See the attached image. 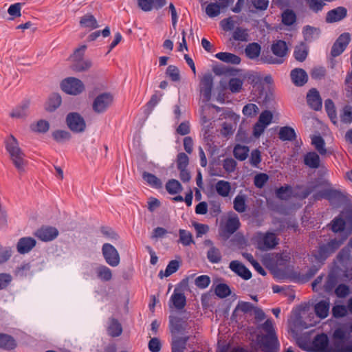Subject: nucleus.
<instances>
[{"instance_id": "obj_50", "label": "nucleus", "mask_w": 352, "mask_h": 352, "mask_svg": "<svg viewBox=\"0 0 352 352\" xmlns=\"http://www.w3.org/2000/svg\"><path fill=\"white\" fill-rule=\"evenodd\" d=\"M179 262L177 261H171L170 262H169V263L168 264L166 270L164 272L163 271H160V273H159V276L162 278L164 277H168L170 275H171L172 274L175 273V272L177 271L178 268H179Z\"/></svg>"}, {"instance_id": "obj_63", "label": "nucleus", "mask_w": 352, "mask_h": 352, "mask_svg": "<svg viewBox=\"0 0 352 352\" xmlns=\"http://www.w3.org/2000/svg\"><path fill=\"white\" fill-rule=\"evenodd\" d=\"M309 8L314 12H318L323 8L324 3L320 0H305Z\"/></svg>"}, {"instance_id": "obj_25", "label": "nucleus", "mask_w": 352, "mask_h": 352, "mask_svg": "<svg viewBox=\"0 0 352 352\" xmlns=\"http://www.w3.org/2000/svg\"><path fill=\"white\" fill-rule=\"evenodd\" d=\"M34 270L30 263H21L14 270V274L19 278H24L33 275Z\"/></svg>"}, {"instance_id": "obj_48", "label": "nucleus", "mask_w": 352, "mask_h": 352, "mask_svg": "<svg viewBox=\"0 0 352 352\" xmlns=\"http://www.w3.org/2000/svg\"><path fill=\"white\" fill-rule=\"evenodd\" d=\"M15 340L10 336L0 333V347L5 349H13L16 346Z\"/></svg>"}, {"instance_id": "obj_47", "label": "nucleus", "mask_w": 352, "mask_h": 352, "mask_svg": "<svg viewBox=\"0 0 352 352\" xmlns=\"http://www.w3.org/2000/svg\"><path fill=\"white\" fill-rule=\"evenodd\" d=\"M179 243L184 246H188L195 243L192 234L186 230L180 229L179 230Z\"/></svg>"}, {"instance_id": "obj_22", "label": "nucleus", "mask_w": 352, "mask_h": 352, "mask_svg": "<svg viewBox=\"0 0 352 352\" xmlns=\"http://www.w3.org/2000/svg\"><path fill=\"white\" fill-rule=\"evenodd\" d=\"M346 16V10L343 7H338L329 11L327 14L326 21L335 23L341 21Z\"/></svg>"}, {"instance_id": "obj_34", "label": "nucleus", "mask_w": 352, "mask_h": 352, "mask_svg": "<svg viewBox=\"0 0 352 352\" xmlns=\"http://www.w3.org/2000/svg\"><path fill=\"white\" fill-rule=\"evenodd\" d=\"M215 57L226 63L239 65L241 63L239 56L229 52H219L215 54Z\"/></svg>"}, {"instance_id": "obj_38", "label": "nucleus", "mask_w": 352, "mask_h": 352, "mask_svg": "<svg viewBox=\"0 0 352 352\" xmlns=\"http://www.w3.org/2000/svg\"><path fill=\"white\" fill-rule=\"evenodd\" d=\"M188 337L179 338L175 336L172 341V352H184Z\"/></svg>"}, {"instance_id": "obj_52", "label": "nucleus", "mask_w": 352, "mask_h": 352, "mask_svg": "<svg viewBox=\"0 0 352 352\" xmlns=\"http://www.w3.org/2000/svg\"><path fill=\"white\" fill-rule=\"evenodd\" d=\"M344 213L340 216L335 218L331 222V229L334 232H340L344 231L346 222L343 219Z\"/></svg>"}, {"instance_id": "obj_45", "label": "nucleus", "mask_w": 352, "mask_h": 352, "mask_svg": "<svg viewBox=\"0 0 352 352\" xmlns=\"http://www.w3.org/2000/svg\"><path fill=\"white\" fill-rule=\"evenodd\" d=\"M249 151V148L247 146L236 144L234 148L233 153L237 160L243 161L248 157Z\"/></svg>"}, {"instance_id": "obj_29", "label": "nucleus", "mask_w": 352, "mask_h": 352, "mask_svg": "<svg viewBox=\"0 0 352 352\" xmlns=\"http://www.w3.org/2000/svg\"><path fill=\"white\" fill-rule=\"evenodd\" d=\"M217 193L222 197H228L232 191L231 184L225 180H219L214 185Z\"/></svg>"}, {"instance_id": "obj_59", "label": "nucleus", "mask_w": 352, "mask_h": 352, "mask_svg": "<svg viewBox=\"0 0 352 352\" xmlns=\"http://www.w3.org/2000/svg\"><path fill=\"white\" fill-rule=\"evenodd\" d=\"M214 292L216 295L220 298H226L230 294V287L226 284H219Z\"/></svg>"}, {"instance_id": "obj_44", "label": "nucleus", "mask_w": 352, "mask_h": 352, "mask_svg": "<svg viewBox=\"0 0 352 352\" xmlns=\"http://www.w3.org/2000/svg\"><path fill=\"white\" fill-rule=\"evenodd\" d=\"M304 38L307 41H311L318 38L320 31L318 28L307 25L303 28Z\"/></svg>"}, {"instance_id": "obj_37", "label": "nucleus", "mask_w": 352, "mask_h": 352, "mask_svg": "<svg viewBox=\"0 0 352 352\" xmlns=\"http://www.w3.org/2000/svg\"><path fill=\"white\" fill-rule=\"evenodd\" d=\"M96 273L98 278L102 281H110L113 277L111 270L103 265H99L96 269Z\"/></svg>"}, {"instance_id": "obj_17", "label": "nucleus", "mask_w": 352, "mask_h": 352, "mask_svg": "<svg viewBox=\"0 0 352 352\" xmlns=\"http://www.w3.org/2000/svg\"><path fill=\"white\" fill-rule=\"evenodd\" d=\"M272 51L273 54L280 58L267 60L268 63H281L283 62L281 58L285 56L287 52L286 43L283 41H277L272 45Z\"/></svg>"}, {"instance_id": "obj_12", "label": "nucleus", "mask_w": 352, "mask_h": 352, "mask_svg": "<svg viewBox=\"0 0 352 352\" xmlns=\"http://www.w3.org/2000/svg\"><path fill=\"white\" fill-rule=\"evenodd\" d=\"M258 248L267 250L274 248L278 244V239L274 233L258 234L256 236Z\"/></svg>"}, {"instance_id": "obj_55", "label": "nucleus", "mask_w": 352, "mask_h": 352, "mask_svg": "<svg viewBox=\"0 0 352 352\" xmlns=\"http://www.w3.org/2000/svg\"><path fill=\"white\" fill-rule=\"evenodd\" d=\"M143 179L151 186L160 188L162 186V182L160 179L153 174L144 172L142 175Z\"/></svg>"}, {"instance_id": "obj_56", "label": "nucleus", "mask_w": 352, "mask_h": 352, "mask_svg": "<svg viewBox=\"0 0 352 352\" xmlns=\"http://www.w3.org/2000/svg\"><path fill=\"white\" fill-rule=\"evenodd\" d=\"M283 23L287 25H292L296 21L295 13L290 10H285L282 14Z\"/></svg>"}, {"instance_id": "obj_58", "label": "nucleus", "mask_w": 352, "mask_h": 352, "mask_svg": "<svg viewBox=\"0 0 352 352\" xmlns=\"http://www.w3.org/2000/svg\"><path fill=\"white\" fill-rule=\"evenodd\" d=\"M324 107L331 121L336 124V116L333 102L329 99L327 100L324 102Z\"/></svg>"}, {"instance_id": "obj_24", "label": "nucleus", "mask_w": 352, "mask_h": 352, "mask_svg": "<svg viewBox=\"0 0 352 352\" xmlns=\"http://www.w3.org/2000/svg\"><path fill=\"white\" fill-rule=\"evenodd\" d=\"M206 245L210 246L207 252V258L212 263H219L221 261V253L219 248L213 245L211 241L208 240L205 241Z\"/></svg>"}, {"instance_id": "obj_7", "label": "nucleus", "mask_w": 352, "mask_h": 352, "mask_svg": "<svg viewBox=\"0 0 352 352\" xmlns=\"http://www.w3.org/2000/svg\"><path fill=\"white\" fill-rule=\"evenodd\" d=\"M352 230V226H349V229L346 231V235L344 239L341 241L331 240L327 245H323L320 247L318 250V254L317 257L318 259H324L329 254L334 252L342 243L343 241L349 235Z\"/></svg>"}, {"instance_id": "obj_9", "label": "nucleus", "mask_w": 352, "mask_h": 352, "mask_svg": "<svg viewBox=\"0 0 352 352\" xmlns=\"http://www.w3.org/2000/svg\"><path fill=\"white\" fill-rule=\"evenodd\" d=\"M30 104V100H23L12 109L9 113L10 117L14 120H25L29 116Z\"/></svg>"}, {"instance_id": "obj_3", "label": "nucleus", "mask_w": 352, "mask_h": 352, "mask_svg": "<svg viewBox=\"0 0 352 352\" xmlns=\"http://www.w3.org/2000/svg\"><path fill=\"white\" fill-rule=\"evenodd\" d=\"M333 337L345 344L338 351L352 352V324H344L337 329L334 331Z\"/></svg>"}, {"instance_id": "obj_49", "label": "nucleus", "mask_w": 352, "mask_h": 352, "mask_svg": "<svg viewBox=\"0 0 352 352\" xmlns=\"http://www.w3.org/2000/svg\"><path fill=\"white\" fill-rule=\"evenodd\" d=\"M245 52L248 58L254 59L258 57L261 53V47L258 44L252 43L246 47Z\"/></svg>"}, {"instance_id": "obj_35", "label": "nucleus", "mask_w": 352, "mask_h": 352, "mask_svg": "<svg viewBox=\"0 0 352 352\" xmlns=\"http://www.w3.org/2000/svg\"><path fill=\"white\" fill-rule=\"evenodd\" d=\"M107 333L111 337L120 336L122 333L121 324L114 318L111 319L107 327Z\"/></svg>"}, {"instance_id": "obj_62", "label": "nucleus", "mask_w": 352, "mask_h": 352, "mask_svg": "<svg viewBox=\"0 0 352 352\" xmlns=\"http://www.w3.org/2000/svg\"><path fill=\"white\" fill-rule=\"evenodd\" d=\"M254 306L248 302L239 301L235 308V311H240L243 313H250L254 309Z\"/></svg>"}, {"instance_id": "obj_26", "label": "nucleus", "mask_w": 352, "mask_h": 352, "mask_svg": "<svg viewBox=\"0 0 352 352\" xmlns=\"http://www.w3.org/2000/svg\"><path fill=\"white\" fill-rule=\"evenodd\" d=\"M307 103L314 110H319L322 107V100L319 93L313 89L309 91L307 96Z\"/></svg>"}, {"instance_id": "obj_19", "label": "nucleus", "mask_w": 352, "mask_h": 352, "mask_svg": "<svg viewBox=\"0 0 352 352\" xmlns=\"http://www.w3.org/2000/svg\"><path fill=\"white\" fill-rule=\"evenodd\" d=\"M36 245V241L30 236L21 238L16 244V250L21 254L30 252Z\"/></svg>"}, {"instance_id": "obj_54", "label": "nucleus", "mask_w": 352, "mask_h": 352, "mask_svg": "<svg viewBox=\"0 0 352 352\" xmlns=\"http://www.w3.org/2000/svg\"><path fill=\"white\" fill-rule=\"evenodd\" d=\"M311 143L320 155L326 154L327 149L324 146V141L320 136H313L311 138Z\"/></svg>"}, {"instance_id": "obj_43", "label": "nucleus", "mask_w": 352, "mask_h": 352, "mask_svg": "<svg viewBox=\"0 0 352 352\" xmlns=\"http://www.w3.org/2000/svg\"><path fill=\"white\" fill-rule=\"evenodd\" d=\"M279 138L283 141H292L296 138V133L290 126L281 127L278 133Z\"/></svg>"}, {"instance_id": "obj_27", "label": "nucleus", "mask_w": 352, "mask_h": 352, "mask_svg": "<svg viewBox=\"0 0 352 352\" xmlns=\"http://www.w3.org/2000/svg\"><path fill=\"white\" fill-rule=\"evenodd\" d=\"M186 296L185 295L177 289H175L172 294L170 302L177 309H183L186 305Z\"/></svg>"}, {"instance_id": "obj_11", "label": "nucleus", "mask_w": 352, "mask_h": 352, "mask_svg": "<svg viewBox=\"0 0 352 352\" xmlns=\"http://www.w3.org/2000/svg\"><path fill=\"white\" fill-rule=\"evenodd\" d=\"M273 115L270 111H263L258 118V120L254 126L253 134L255 137H259L272 121Z\"/></svg>"}, {"instance_id": "obj_31", "label": "nucleus", "mask_w": 352, "mask_h": 352, "mask_svg": "<svg viewBox=\"0 0 352 352\" xmlns=\"http://www.w3.org/2000/svg\"><path fill=\"white\" fill-rule=\"evenodd\" d=\"M245 79V76L243 75L231 78L228 82V88L230 91L232 93L241 91Z\"/></svg>"}, {"instance_id": "obj_5", "label": "nucleus", "mask_w": 352, "mask_h": 352, "mask_svg": "<svg viewBox=\"0 0 352 352\" xmlns=\"http://www.w3.org/2000/svg\"><path fill=\"white\" fill-rule=\"evenodd\" d=\"M67 127L75 133H82L87 129V124L85 118L77 112H72L66 116Z\"/></svg>"}, {"instance_id": "obj_64", "label": "nucleus", "mask_w": 352, "mask_h": 352, "mask_svg": "<svg viewBox=\"0 0 352 352\" xmlns=\"http://www.w3.org/2000/svg\"><path fill=\"white\" fill-rule=\"evenodd\" d=\"M210 283V277L206 275L199 276L195 280V285L201 289L206 288L209 285Z\"/></svg>"}, {"instance_id": "obj_8", "label": "nucleus", "mask_w": 352, "mask_h": 352, "mask_svg": "<svg viewBox=\"0 0 352 352\" xmlns=\"http://www.w3.org/2000/svg\"><path fill=\"white\" fill-rule=\"evenodd\" d=\"M102 253L106 263L111 267H117L120 263V257L118 250L110 243H104Z\"/></svg>"}, {"instance_id": "obj_42", "label": "nucleus", "mask_w": 352, "mask_h": 352, "mask_svg": "<svg viewBox=\"0 0 352 352\" xmlns=\"http://www.w3.org/2000/svg\"><path fill=\"white\" fill-rule=\"evenodd\" d=\"M234 209L238 212H243L246 210V196L238 194L233 201Z\"/></svg>"}, {"instance_id": "obj_51", "label": "nucleus", "mask_w": 352, "mask_h": 352, "mask_svg": "<svg viewBox=\"0 0 352 352\" xmlns=\"http://www.w3.org/2000/svg\"><path fill=\"white\" fill-rule=\"evenodd\" d=\"M166 189L169 194L175 195L182 190V186L179 181L173 179L166 183Z\"/></svg>"}, {"instance_id": "obj_33", "label": "nucleus", "mask_w": 352, "mask_h": 352, "mask_svg": "<svg viewBox=\"0 0 352 352\" xmlns=\"http://www.w3.org/2000/svg\"><path fill=\"white\" fill-rule=\"evenodd\" d=\"M330 302L327 300H321L315 305L316 314L321 319L328 316Z\"/></svg>"}, {"instance_id": "obj_15", "label": "nucleus", "mask_w": 352, "mask_h": 352, "mask_svg": "<svg viewBox=\"0 0 352 352\" xmlns=\"http://www.w3.org/2000/svg\"><path fill=\"white\" fill-rule=\"evenodd\" d=\"M213 87V76L210 73L205 74L201 78L199 88L201 95L208 101Z\"/></svg>"}, {"instance_id": "obj_14", "label": "nucleus", "mask_w": 352, "mask_h": 352, "mask_svg": "<svg viewBox=\"0 0 352 352\" xmlns=\"http://www.w3.org/2000/svg\"><path fill=\"white\" fill-rule=\"evenodd\" d=\"M313 352H335L329 344L327 335L322 333L316 336L312 341Z\"/></svg>"}, {"instance_id": "obj_6", "label": "nucleus", "mask_w": 352, "mask_h": 352, "mask_svg": "<svg viewBox=\"0 0 352 352\" xmlns=\"http://www.w3.org/2000/svg\"><path fill=\"white\" fill-rule=\"evenodd\" d=\"M62 90L67 94L76 96L85 91V85L78 78L69 77L64 79L60 84Z\"/></svg>"}, {"instance_id": "obj_21", "label": "nucleus", "mask_w": 352, "mask_h": 352, "mask_svg": "<svg viewBox=\"0 0 352 352\" xmlns=\"http://www.w3.org/2000/svg\"><path fill=\"white\" fill-rule=\"evenodd\" d=\"M228 5V0H221L218 3H210L206 8V13L210 18L216 17L219 15L221 10L226 8Z\"/></svg>"}, {"instance_id": "obj_18", "label": "nucleus", "mask_w": 352, "mask_h": 352, "mask_svg": "<svg viewBox=\"0 0 352 352\" xmlns=\"http://www.w3.org/2000/svg\"><path fill=\"white\" fill-rule=\"evenodd\" d=\"M34 235L43 241H50L58 236V231L56 228L45 226L38 229Z\"/></svg>"}, {"instance_id": "obj_60", "label": "nucleus", "mask_w": 352, "mask_h": 352, "mask_svg": "<svg viewBox=\"0 0 352 352\" xmlns=\"http://www.w3.org/2000/svg\"><path fill=\"white\" fill-rule=\"evenodd\" d=\"M166 74L173 81H179L180 80L179 70L175 65H169L167 67Z\"/></svg>"}, {"instance_id": "obj_16", "label": "nucleus", "mask_w": 352, "mask_h": 352, "mask_svg": "<svg viewBox=\"0 0 352 352\" xmlns=\"http://www.w3.org/2000/svg\"><path fill=\"white\" fill-rule=\"evenodd\" d=\"M350 40L351 36L349 33L342 34L331 48V55L336 57L341 54L349 43Z\"/></svg>"}, {"instance_id": "obj_41", "label": "nucleus", "mask_w": 352, "mask_h": 352, "mask_svg": "<svg viewBox=\"0 0 352 352\" xmlns=\"http://www.w3.org/2000/svg\"><path fill=\"white\" fill-rule=\"evenodd\" d=\"M305 164L311 168H317L320 166V157L315 152L308 153L304 158Z\"/></svg>"}, {"instance_id": "obj_20", "label": "nucleus", "mask_w": 352, "mask_h": 352, "mask_svg": "<svg viewBox=\"0 0 352 352\" xmlns=\"http://www.w3.org/2000/svg\"><path fill=\"white\" fill-rule=\"evenodd\" d=\"M188 323L181 318L170 316V328L173 337L186 331L188 328Z\"/></svg>"}, {"instance_id": "obj_57", "label": "nucleus", "mask_w": 352, "mask_h": 352, "mask_svg": "<svg viewBox=\"0 0 352 352\" xmlns=\"http://www.w3.org/2000/svg\"><path fill=\"white\" fill-rule=\"evenodd\" d=\"M340 120L343 123L349 124L352 122V107L346 106L345 107L341 113Z\"/></svg>"}, {"instance_id": "obj_13", "label": "nucleus", "mask_w": 352, "mask_h": 352, "mask_svg": "<svg viewBox=\"0 0 352 352\" xmlns=\"http://www.w3.org/2000/svg\"><path fill=\"white\" fill-rule=\"evenodd\" d=\"M227 119L222 124L221 133L225 136L232 135L236 129L240 116L235 113L230 112L227 114Z\"/></svg>"}, {"instance_id": "obj_28", "label": "nucleus", "mask_w": 352, "mask_h": 352, "mask_svg": "<svg viewBox=\"0 0 352 352\" xmlns=\"http://www.w3.org/2000/svg\"><path fill=\"white\" fill-rule=\"evenodd\" d=\"M292 82L296 86H302L307 81L308 76L302 69H294L291 72Z\"/></svg>"}, {"instance_id": "obj_61", "label": "nucleus", "mask_w": 352, "mask_h": 352, "mask_svg": "<svg viewBox=\"0 0 352 352\" xmlns=\"http://www.w3.org/2000/svg\"><path fill=\"white\" fill-rule=\"evenodd\" d=\"M21 3H16L14 4L11 5L8 10V14L12 16V19L16 17H19L21 15Z\"/></svg>"}, {"instance_id": "obj_36", "label": "nucleus", "mask_w": 352, "mask_h": 352, "mask_svg": "<svg viewBox=\"0 0 352 352\" xmlns=\"http://www.w3.org/2000/svg\"><path fill=\"white\" fill-rule=\"evenodd\" d=\"M62 99L58 94H52L45 104V109L47 111L52 112L55 111L61 104Z\"/></svg>"}, {"instance_id": "obj_2", "label": "nucleus", "mask_w": 352, "mask_h": 352, "mask_svg": "<svg viewBox=\"0 0 352 352\" xmlns=\"http://www.w3.org/2000/svg\"><path fill=\"white\" fill-rule=\"evenodd\" d=\"M87 45H82L76 49L69 59L72 63V69L77 72H85L92 67V61L90 59L83 58Z\"/></svg>"}, {"instance_id": "obj_46", "label": "nucleus", "mask_w": 352, "mask_h": 352, "mask_svg": "<svg viewBox=\"0 0 352 352\" xmlns=\"http://www.w3.org/2000/svg\"><path fill=\"white\" fill-rule=\"evenodd\" d=\"M263 329L265 331L270 339L272 345L277 344V338L276 337L274 324L272 320H267L263 324Z\"/></svg>"}, {"instance_id": "obj_39", "label": "nucleus", "mask_w": 352, "mask_h": 352, "mask_svg": "<svg viewBox=\"0 0 352 352\" xmlns=\"http://www.w3.org/2000/svg\"><path fill=\"white\" fill-rule=\"evenodd\" d=\"M80 25L82 27L87 28L91 30L96 29L98 27L96 19L91 14H87L82 16L80 20Z\"/></svg>"}, {"instance_id": "obj_30", "label": "nucleus", "mask_w": 352, "mask_h": 352, "mask_svg": "<svg viewBox=\"0 0 352 352\" xmlns=\"http://www.w3.org/2000/svg\"><path fill=\"white\" fill-rule=\"evenodd\" d=\"M239 226L240 221L237 215L231 214L225 223L224 230L228 234H232L239 228Z\"/></svg>"}, {"instance_id": "obj_4", "label": "nucleus", "mask_w": 352, "mask_h": 352, "mask_svg": "<svg viewBox=\"0 0 352 352\" xmlns=\"http://www.w3.org/2000/svg\"><path fill=\"white\" fill-rule=\"evenodd\" d=\"M114 96L109 92L98 94L94 99L91 107L96 114L104 113L113 104Z\"/></svg>"}, {"instance_id": "obj_32", "label": "nucleus", "mask_w": 352, "mask_h": 352, "mask_svg": "<svg viewBox=\"0 0 352 352\" xmlns=\"http://www.w3.org/2000/svg\"><path fill=\"white\" fill-rule=\"evenodd\" d=\"M52 137L58 144H64L71 140L72 135L67 130L57 129L52 132Z\"/></svg>"}, {"instance_id": "obj_10", "label": "nucleus", "mask_w": 352, "mask_h": 352, "mask_svg": "<svg viewBox=\"0 0 352 352\" xmlns=\"http://www.w3.org/2000/svg\"><path fill=\"white\" fill-rule=\"evenodd\" d=\"M314 315L313 314H307L303 312L302 315L296 316L291 321V326L296 330H302L310 327L314 326L316 321L314 320Z\"/></svg>"}, {"instance_id": "obj_53", "label": "nucleus", "mask_w": 352, "mask_h": 352, "mask_svg": "<svg viewBox=\"0 0 352 352\" xmlns=\"http://www.w3.org/2000/svg\"><path fill=\"white\" fill-rule=\"evenodd\" d=\"M258 111L259 108L254 103H248L245 104L242 109L243 114L249 118L255 117L258 114Z\"/></svg>"}, {"instance_id": "obj_23", "label": "nucleus", "mask_w": 352, "mask_h": 352, "mask_svg": "<svg viewBox=\"0 0 352 352\" xmlns=\"http://www.w3.org/2000/svg\"><path fill=\"white\" fill-rule=\"evenodd\" d=\"M230 268L232 271L237 274L245 280L251 278L252 274L242 263L237 261H233L230 263Z\"/></svg>"}, {"instance_id": "obj_1", "label": "nucleus", "mask_w": 352, "mask_h": 352, "mask_svg": "<svg viewBox=\"0 0 352 352\" xmlns=\"http://www.w3.org/2000/svg\"><path fill=\"white\" fill-rule=\"evenodd\" d=\"M5 142L6 151L15 168L19 173L25 172L28 162L25 158L24 153L19 147L16 138L14 135H10Z\"/></svg>"}, {"instance_id": "obj_40", "label": "nucleus", "mask_w": 352, "mask_h": 352, "mask_svg": "<svg viewBox=\"0 0 352 352\" xmlns=\"http://www.w3.org/2000/svg\"><path fill=\"white\" fill-rule=\"evenodd\" d=\"M30 129L36 133H45L50 129V123L45 120H39L30 124Z\"/></svg>"}]
</instances>
